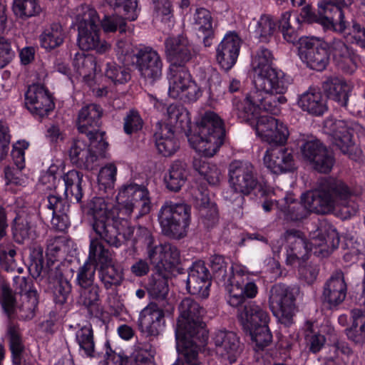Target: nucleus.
<instances>
[{
  "label": "nucleus",
  "mask_w": 365,
  "mask_h": 365,
  "mask_svg": "<svg viewBox=\"0 0 365 365\" xmlns=\"http://www.w3.org/2000/svg\"><path fill=\"white\" fill-rule=\"evenodd\" d=\"M224 120L215 112L205 110L200 120L192 125L187 135L191 147L204 157H212L223 145L225 138Z\"/></svg>",
  "instance_id": "7"
},
{
  "label": "nucleus",
  "mask_w": 365,
  "mask_h": 365,
  "mask_svg": "<svg viewBox=\"0 0 365 365\" xmlns=\"http://www.w3.org/2000/svg\"><path fill=\"white\" fill-rule=\"evenodd\" d=\"M344 22L345 23V28L342 31L337 29H324V31L348 34L351 36L352 43H355L357 46L365 49V27L358 23L356 20L352 19L351 22L346 21L344 16Z\"/></svg>",
  "instance_id": "50"
},
{
  "label": "nucleus",
  "mask_w": 365,
  "mask_h": 365,
  "mask_svg": "<svg viewBox=\"0 0 365 365\" xmlns=\"http://www.w3.org/2000/svg\"><path fill=\"white\" fill-rule=\"evenodd\" d=\"M187 175L185 164L179 160L173 162L168 173L164 176L167 189L173 192H178L185 183Z\"/></svg>",
  "instance_id": "47"
},
{
  "label": "nucleus",
  "mask_w": 365,
  "mask_h": 365,
  "mask_svg": "<svg viewBox=\"0 0 365 365\" xmlns=\"http://www.w3.org/2000/svg\"><path fill=\"white\" fill-rule=\"evenodd\" d=\"M322 88L327 99L336 102L340 107L347 106L351 88L343 78L329 76L323 82Z\"/></svg>",
  "instance_id": "38"
},
{
  "label": "nucleus",
  "mask_w": 365,
  "mask_h": 365,
  "mask_svg": "<svg viewBox=\"0 0 365 365\" xmlns=\"http://www.w3.org/2000/svg\"><path fill=\"white\" fill-rule=\"evenodd\" d=\"M179 312L175 330L177 351L189 365H198L199 350L208 340L202 320L205 309L198 301L185 297L179 305Z\"/></svg>",
  "instance_id": "3"
},
{
  "label": "nucleus",
  "mask_w": 365,
  "mask_h": 365,
  "mask_svg": "<svg viewBox=\"0 0 365 365\" xmlns=\"http://www.w3.org/2000/svg\"><path fill=\"white\" fill-rule=\"evenodd\" d=\"M273 59L272 51L264 46H260L252 61L254 76L262 75L263 71H268L269 69L274 68Z\"/></svg>",
  "instance_id": "53"
},
{
  "label": "nucleus",
  "mask_w": 365,
  "mask_h": 365,
  "mask_svg": "<svg viewBox=\"0 0 365 365\" xmlns=\"http://www.w3.org/2000/svg\"><path fill=\"white\" fill-rule=\"evenodd\" d=\"M353 195V190L344 181L331 177L324 178L318 190L307 191L302 195L300 202L288 206L284 213L285 219L301 222L312 212L318 215L331 213L336 202L348 203Z\"/></svg>",
  "instance_id": "4"
},
{
  "label": "nucleus",
  "mask_w": 365,
  "mask_h": 365,
  "mask_svg": "<svg viewBox=\"0 0 365 365\" xmlns=\"http://www.w3.org/2000/svg\"><path fill=\"white\" fill-rule=\"evenodd\" d=\"M331 52L337 68L342 72L352 74L356 71L357 66L352 51L341 39H333Z\"/></svg>",
  "instance_id": "39"
},
{
  "label": "nucleus",
  "mask_w": 365,
  "mask_h": 365,
  "mask_svg": "<svg viewBox=\"0 0 365 365\" xmlns=\"http://www.w3.org/2000/svg\"><path fill=\"white\" fill-rule=\"evenodd\" d=\"M95 236H90V244L88 257L85 262L96 269L105 267L113 262L112 254L110 250L106 247L102 241L108 244L92 229Z\"/></svg>",
  "instance_id": "40"
},
{
  "label": "nucleus",
  "mask_w": 365,
  "mask_h": 365,
  "mask_svg": "<svg viewBox=\"0 0 365 365\" xmlns=\"http://www.w3.org/2000/svg\"><path fill=\"white\" fill-rule=\"evenodd\" d=\"M229 177L231 186L224 192V197L239 208H242L245 195L266 197L269 193L265 183L259 180L253 165L250 162H232L229 167Z\"/></svg>",
  "instance_id": "6"
},
{
  "label": "nucleus",
  "mask_w": 365,
  "mask_h": 365,
  "mask_svg": "<svg viewBox=\"0 0 365 365\" xmlns=\"http://www.w3.org/2000/svg\"><path fill=\"white\" fill-rule=\"evenodd\" d=\"M304 161L319 173H329L335 163V158L331 151L319 140L315 139L304 142L300 147Z\"/></svg>",
  "instance_id": "17"
},
{
  "label": "nucleus",
  "mask_w": 365,
  "mask_h": 365,
  "mask_svg": "<svg viewBox=\"0 0 365 365\" xmlns=\"http://www.w3.org/2000/svg\"><path fill=\"white\" fill-rule=\"evenodd\" d=\"M317 232V234L310 241H307L303 232L299 230L291 229L286 231L287 264L300 265L301 263H304L311 255L324 258L338 248L340 237L333 225L327 223L321 224Z\"/></svg>",
  "instance_id": "5"
},
{
  "label": "nucleus",
  "mask_w": 365,
  "mask_h": 365,
  "mask_svg": "<svg viewBox=\"0 0 365 365\" xmlns=\"http://www.w3.org/2000/svg\"><path fill=\"white\" fill-rule=\"evenodd\" d=\"M98 272L99 278L106 289L120 285L123 279V272L113 264V262L101 267Z\"/></svg>",
  "instance_id": "56"
},
{
  "label": "nucleus",
  "mask_w": 365,
  "mask_h": 365,
  "mask_svg": "<svg viewBox=\"0 0 365 365\" xmlns=\"http://www.w3.org/2000/svg\"><path fill=\"white\" fill-rule=\"evenodd\" d=\"M168 123L165 125L170 126L178 133L187 135L192 133V122L190 113L182 105L172 103L166 108Z\"/></svg>",
  "instance_id": "36"
},
{
  "label": "nucleus",
  "mask_w": 365,
  "mask_h": 365,
  "mask_svg": "<svg viewBox=\"0 0 365 365\" xmlns=\"http://www.w3.org/2000/svg\"><path fill=\"white\" fill-rule=\"evenodd\" d=\"M331 43L314 36H302L299 39L298 55L310 69L322 71L329 64Z\"/></svg>",
  "instance_id": "13"
},
{
  "label": "nucleus",
  "mask_w": 365,
  "mask_h": 365,
  "mask_svg": "<svg viewBox=\"0 0 365 365\" xmlns=\"http://www.w3.org/2000/svg\"><path fill=\"white\" fill-rule=\"evenodd\" d=\"M105 76L115 85L125 83L131 77L129 68L115 62L106 63Z\"/></svg>",
  "instance_id": "60"
},
{
  "label": "nucleus",
  "mask_w": 365,
  "mask_h": 365,
  "mask_svg": "<svg viewBox=\"0 0 365 365\" xmlns=\"http://www.w3.org/2000/svg\"><path fill=\"white\" fill-rule=\"evenodd\" d=\"M299 107L309 115L322 116L327 111V97L320 90L309 89L298 97Z\"/></svg>",
  "instance_id": "37"
},
{
  "label": "nucleus",
  "mask_w": 365,
  "mask_h": 365,
  "mask_svg": "<svg viewBox=\"0 0 365 365\" xmlns=\"http://www.w3.org/2000/svg\"><path fill=\"white\" fill-rule=\"evenodd\" d=\"M351 319L352 323L351 327L346 329V335L355 344H364L365 342V314L361 309H353Z\"/></svg>",
  "instance_id": "48"
},
{
  "label": "nucleus",
  "mask_w": 365,
  "mask_h": 365,
  "mask_svg": "<svg viewBox=\"0 0 365 365\" xmlns=\"http://www.w3.org/2000/svg\"><path fill=\"white\" fill-rule=\"evenodd\" d=\"M26 108L35 118L42 119L54 109L53 97L48 89L41 84L29 86L24 93Z\"/></svg>",
  "instance_id": "22"
},
{
  "label": "nucleus",
  "mask_w": 365,
  "mask_h": 365,
  "mask_svg": "<svg viewBox=\"0 0 365 365\" xmlns=\"http://www.w3.org/2000/svg\"><path fill=\"white\" fill-rule=\"evenodd\" d=\"M11 232L14 240L21 245L31 240L34 230L29 219L17 214L11 224Z\"/></svg>",
  "instance_id": "49"
},
{
  "label": "nucleus",
  "mask_w": 365,
  "mask_h": 365,
  "mask_svg": "<svg viewBox=\"0 0 365 365\" xmlns=\"http://www.w3.org/2000/svg\"><path fill=\"white\" fill-rule=\"evenodd\" d=\"M96 270L98 269L84 262L83 264L78 268L75 280L76 284L79 289L86 288L94 284Z\"/></svg>",
  "instance_id": "64"
},
{
  "label": "nucleus",
  "mask_w": 365,
  "mask_h": 365,
  "mask_svg": "<svg viewBox=\"0 0 365 365\" xmlns=\"http://www.w3.org/2000/svg\"><path fill=\"white\" fill-rule=\"evenodd\" d=\"M264 163L274 174L293 172L296 170L294 150L285 144L274 145L267 148Z\"/></svg>",
  "instance_id": "23"
},
{
  "label": "nucleus",
  "mask_w": 365,
  "mask_h": 365,
  "mask_svg": "<svg viewBox=\"0 0 365 365\" xmlns=\"http://www.w3.org/2000/svg\"><path fill=\"white\" fill-rule=\"evenodd\" d=\"M242 41L236 31H228L216 48V60L223 70H231L237 61Z\"/></svg>",
  "instance_id": "26"
},
{
  "label": "nucleus",
  "mask_w": 365,
  "mask_h": 365,
  "mask_svg": "<svg viewBox=\"0 0 365 365\" xmlns=\"http://www.w3.org/2000/svg\"><path fill=\"white\" fill-rule=\"evenodd\" d=\"M73 66L76 72L86 82L92 79L98 71H101V66L97 58L91 54L77 53L73 61Z\"/></svg>",
  "instance_id": "44"
},
{
  "label": "nucleus",
  "mask_w": 365,
  "mask_h": 365,
  "mask_svg": "<svg viewBox=\"0 0 365 365\" xmlns=\"http://www.w3.org/2000/svg\"><path fill=\"white\" fill-rule=\"evenodd\" d=\"M230 287H227V303L233 307L244 304L238 311V320L243 331L249 336L251 345L255 351H263L272 342L273 336L269 327L270 320L269 313L259 305L252 302L246 303L248 299L256 297L258 287L253 282H247L245 285L235 283L230 279Z\"/></svg>",
  "instance_id": "2"
},
{
  "label": "nucleus",
  "mask_w": 365,
  "mask_h": 365,
  "mask_svg": "<svg viewBox=\"0 0 365 365\" xmlns=\"http://www.w3.org/2000/svg\"><path fill=\"white\" fill-rule=\"evenodd\" d=\"M144 125V121L140 112L135 109H130L123 118V131L125 134L131 135L140 131Z\"/></svg>",
  "instance_id": "61"
},
{
  "label": "nucleus",
  "mask_w": 365,
  "mask_h": 365,
  "mask_svg": "<svg viewBox=\"0 0 365 365\" xmlns=\"http://www.w3.org/2000/svg\"><path fill=\"white\" fill-rule=\"evenodd\" d=\"M193 19L197 38L202 41L205 47L211 46L215 37V32L210 11L205 8L197 9Z\"/></svg>",
  "instance_id": "35"
},
{
  "label": "nucleus",
  "mask_w": 365,
  "mask_h": 365,
  "mask_svg": "<svg viewBox=\"0 0 365 365\" xmlns=\"http://www.w3.org/2000/svg\"><path fill=\"white\" fill-rule=\"evenodd\" d=\"M277 26L278 22H276L271 16L262 15L255 27V36L261 42H268L274 35Z\"/></svg>",
  "instance_id": "57"
},
{
  "label": "nucleus",
  "mask_w": 365,
  "mask_h": 365,
  "mask_svg": "<svg viewBox=\"0 0 365 365\" xmlns=\"http://www.w3.org/2000/svg\"><path fill=\"white\" fill-rule=\"evenodd\" d=\"M140 76L153 83L161 78L163 61L158 53L150 46H140L133 53L131 61Z\"/></svg>",
  "instance_id": "20"
},
{
  "label": "nucleus",
  "mask_w": 365,
  "mask_h": 365,
  "mask_svg": "<svg viewBox=\"0 0 365 365\" xmlns=\"http://www.w3.org/2000/svg\"><path fill=\"white\" fill-rule=\"evenodd\" d=\"M163 305L150 303L140 314L138 327L147 336H157L165 326V309Z\"/></svg>",
  "instance_id": "27"
},
{
  "label": "nucleus",
  "mask_w": 365,
  "mask_h": 365,
  "mask_svg": "<svg viewBox=\"0 0 365 365\" xmlns=\"http://www.w3.org/2000/svg\"><path fill=\"white\" fill-rule=\"evenodd\" d=\"M262 90L251 91L246 98L241 101L235 103L236 110H246L264 115L263 113H269L272 115H278L281 111L280 106L286 103L287 99L283 96Z\"/></svg>",
  "instance_id": "14"
},
{
  "label": "nucleus",
  "mask_w": 365,
  "mask_h": 365,
  "mask_svg": "<svg viewBox=\"0 0 365 365\" xmlns=\"http://www.w3.org/2000/svg\"><path fill=\"white\" fill-rule=\"evenodd\" d=\"M213 341L222 357L230 364L235 363L243 350L240 337L234 331L219 330L215 332Z\"/></svg>",
  "instance_id": "30"
},
{
  "label": "nucleus",
  "mask_w": 365,
  "mask_h": 365,
  "mask_svg": "<svg viewBox=\"0 0 365 365\" xmlns=\"http://www.w3.org/2000/svg\"><path fill=\"white\" fill-rule=\"evenodd\" d=\"M154 13L157 19L171 29L175 24V16L173 4L170 0H153Z\"/></svg>",
  "instance_id": "54"
},
{
  "label": "nucleus",
  "mask_w": 365,
  "mask_h": 365,
  "mask_svg": "<svg viewBox=\"0 0 365 365\" xmlns=\"http://www.w3.org/2000/svg\"><path fill=\"white\" fill-rule=\"evenodd\" d=\"M164 44L168 60L172 66L185 65L196 55L194 46L182 34L168 36Z\"/></svg>",
  "instance_id": "25"
},
{
  "label": "nucleus",
  "mask_w": 365,
  "mask_h": 365,
  "mask_svg": "<svg viewBox=\"0 0 365 365\" xmlns=\"http://www.w3.org/2000/svg\"><path fill=\"white\" fill-rule=\"evenodd\" d=\"M66 38V32L59 22H53L45 26L38 36L41 48L46 52H52L61 46Z\"/></svg>",
  "instance_id": "41"
},
{
  "label": "nucleus",
  "mask_w": 365,
  "mask_h": 365,
  "mask_svg": "<svg viewBox=\"0 0 365 365\" xmlns=\"http://www.w3.org/2000/svg\"><path fill=\"white\" fill-rule=\"evenodd\" d=\"M125 17L123 18L116 14H104L102 19H99V26L105 33L119 31L120 34L127 31Z\"/></svg>",
  "instance_id": "59"
},
{
  "label": "nucleus",
  "mask_w": 365,
  "mask_h": 365,
  "mask_svg": "<svg viewBox=\"0 0 365 365\" xmlns=\"http://www.w3.org/2000/svg\"><path fill=\"white\" fill-rule=\"evenodd\" d=\"M200 83L202 91H207L210 98L217 97L222 93V78L217 71L205 73Z\"/></svg>",
  "instance_id": "62"
},
{
  "label": "nucleus",
  "mask_w": 365,
  "mask_h": 365,
  "mask_svg": "<svg viewBox=\"0 0 365 365\" xmlns=\"http://www.w3.org/2000/svg\"><path fill=\"white\" fill-rule=\"evenodd\" d=\"M158 220L164 235L182 239L190 224L191 207L185 203L165 202L159 210Z\"/></svg>",
  "instance_id": "11"
},
{
  "label": "nucleus",
  "mask_w": 365,
  "mask_h": 365,
  "mask_svg": "<svg viewBox=\"0 0 365 365\" xmlns=\"http://www.w3.org/2000/svg\"><path fill=\"white\" fill-rule=\"evenodd\" d=\"M212 275L204 261L193 262L188 272L187 288L192 294L209 295Z\"/></svg>",
  "instance_id": "31"
},
{
  "label": "nucleus",
  "mask_w": 365,
  "mask_h": 365,
  "mask_svg": "<svg viewBox=\"0 0 365 365\" xmlns=\"http://www.w3.org/2000/svg\"><path fill=\"white\" fill-rule=\"evenodd\" d=\"M55 280L51 287L52 300L55 309L65 314L69 308V300L71 298L72 285L59 269V264L55 265V271L52 272Z\"/></svg>",
  "instance_id": "32"
},
{
  "label": "nucleus",
  "mask_w": 365,
  "mask_h": 365,
  "mask_svg": "<svg viewBox=\"0 0 365 365\" xmlns=\"http://www.w3.org/2000/svg\"><path fill=\"white\" fill-rule=\"evenodd\" d=\"M262 75L254 76L253 83L257 90H262L275 94H284L292 83L289 76L277 68L263 71Z\"/></svg>",
  "instance_id": "28"
},
{
  "label": "nucleus",
  "mask_w": 365,
  "mask_h": 365,
  "mask_svg": "<svg viewBox=\"0 0 365 365\" xmlns=\"http://www.w3.org/2000/svg\"><path fill=\"white\" fill-rule=\"evenodd\" d=\"M59 240H56L50 243L47 247V264L44 267L43 250L41 247H34L30 252L28 259V271L33 278H38L42 272L47 273L50 277L52 276V272L55 269V265L59 264L61 269V262L56 259L61 252V246L58 245Z\"/></svg>",
  "instance_id": "21"
},
{
  "label": "nucleus",
  "mask_w": 365,
  "mask_h": 365,
  "mask_svg": "<svg viewBox=\"0 0 365 365\" xmlns=\"http://www.w3.org/2000/svg\"><path fill=\"white\" fill-rule=\"evenodd\" d=\"M176 133L170 126L162 125L160 131L155 133L156 148L163 156H172L179 149L180 142L176 136Z\"/></svg>",
  "instance_id": "42"
},
{
  "label": "nucleus",
  "mask_w": 365,
  "mask_h": 365,
  "mask_svg": "<svg viewBox=\"0 0 365 365\" xmlns=\"http://www.w3.org/2000/svg\"><path fill=\"white\" fill-rule=\"evenodd\" d=\"M13 11L20 19L26 20L38 16L42 9L39 0H14Z\"/></svg>",
  "instance_id": "51"
},
{
  "label": "nucleus",
  "mask_w": 365,
  "mask_h": 365,
  "mask_svg": "<svg viewBox=\"0 0 365 365\" xmlns=\"http://www.w3.org/2000/svg\"><path fill=\"white\" fill-rule=\"evenodd\" d=\"M75 25L78 29L77 43L82 51L95 50L98 53H105L108 46L101 41L99 16L97 11L88 5H83L78 9Z\"/></svg>",
  "instance_id": "10"
},
{
  "label": "nucleus",
  "mask_w": 365,
  "mask_h": 365,
  "mask_svg": "<svg viewBox=\"0 0 365 365\" xmlns=\"http://www.w3.org/2000/svg\"><path fill=\"white\" fill-rule=\"evenodd\" d=\"M359 125L351 120H336L332 124V143L344 154L351 153L355 146L354 133Z\"/></svg>",
  "instance_id": "29"
},
{
  "label": "nucleus",
  "mask_w": 365,
  "mask_h": 365,
  "mask_svg": "<svg viewBox=\"0 0 365 365\" xmlns=\"http://www.w3.org/2000/svg\"><path fill=\"white\" fill-rule=\"evenodd\" d=\"M102 109L91 103L83 107L78 115L77 126L79 133L86 135L88 139L106 140L104 131H101Z\"/></svg>",
  "instance_id": "24"
},
{
  "label": "nucleus",
  "mask_w": 365,
  "mask_h": 365,
  "mask_svg": "<svg viewBox=\"0 0 365 365\" xmlns=\"http://www.w3.org/2000/svg\"><path fill=\"white\" fill-rule=\"evenodd\" d=\"M116 201L117 205H113L103 197H94L83 211L96 233L109 246L118 248L126 238L128 217L138 219L148 214L151 200L146 185L129 181L119 188Z\"/></svg>",
  "instance_id": "1"
},
{
  "label": "nucleus",
  "mask_w": 365,
  "mask_h": 365,
  "mask_svg": "<svg viewBox=\"0 0 365 365\" xmlns=\"http://www.w3.org/2000/svg\"><path fill=\"white\" fill-rule=\"evenodd\" d=\"M115 11L123 12L125 18L133 21L138 19L140 9L137 0H105Z\"/></svg>",
  "instance_id": "58"
},
{
  "label": "nucleus",
  "mask_w": 365,
  "mask_h": 365,
  "mask_svg": "<svg viewBox=\"0 0 365 365\" xmlns=\"http://www.w3.org/2000/svg\"><path fill=\"white\" fill-rule=\"evenodd\" d=\"M38 278L16 276L14 283L21 295V303L17 304L15 315L21 320H31L36 315L38 305V294L34 285Z\"/></svg>",
  "instance_id": "19"
},
{
  "label": "nucleus",
  "mask_w": 365,
  "mask_h": 365,
  "mask_svg": "<svg viewBox=\"0 0 365 365\" xmlns=\"http://www.w3.org/2000/svg\"><path fill=\"white\" fill-rule=\"evenodd\" d=\"M209 266L212 270V278L217 283L225 282L227 279V262L223 256L215 255L209 259Z\"/></svg>",
  "instance_id": "63"
},
{
  "label": "nucleus",
  "mask_w": 365,
  "mask_h": 365,
  "mask_svg": "<svg viewBox=\"0 0 365 365\" xmlns=\"http://www.w3.org/2000/svg\"><path fill=\"white\" fill-rule=\"evenodd\" d=\"M155 239L149 230L139 227L133 239V245L135 249H146L148 259L150 263L160 264L162 259L173 258L175 263L180 250L176 246L170 244L154 245Z\"/></svg>",
  "instance_id": "18"
},
{
  "label": "nucleus",
  "mask_w": 365,
  "mask_h": 365,
  "mask_svg": "<svg viewBox=\"0 0 365 365\" xmlns=\"http://www.w3.org/2000/svg\"><path fill=\"white\" fill-rule=\"evenodd\" d=\"M83 173L77 170H71L65 173L62 178L65 185V195L68 198L73 197L76 203L82 204L84 190L86 185L83 180Z\"/></svg>",
  "instance_id": "43"
},
{
  "label": "nucleus",
  "mask_w": 365,
  "mask_h": 365,
  "mask_svg": "<svg viewBox=\"0 0 365 365\" xmlns=\"http://www.w3.org/2000/svg\"><path fill=\"white\" fill-rule=\"evenodd\" d=\"M175 261V263L170 264L173 262V258L166 257L162 259L159 264L150 263L153 266V273L148 277L145 285L146 290L152 298L161 300L158 304L165 306V304H168L166 312L169 314L173 313L174 307L172 304H168L165 299L169 292L170 275L178 270V267L180 264V254L178 255Z\"/></svg>",
  "instance_id": "12"
},
{
  "label": "nucleus",
  "mask_w": 365,
  "mask_h": 365,
  "mask_svg": "<svg viewBox=\"0 0 365 365\" xmlns=\"http://www.w3.org/2000/svg\"><path fill=\"white\" fill-rule=\"evenodd\" d=\"M173 67V73L169 79L168 94L173 98H178L192 78L185 65Z\"/></svg>",
  "instance_id": "46"
},
{
  "label": "nucleus",
  "mask_w": 365,
  "mask_h": 365,
  "mask_svg": "<svg viewBox=\"0 0 365 365\" xmlns=\"http://www.w3.org/2000/svg\"><path fill=\"white\" fill-rule=\"evenodd\" d=\"M76 341L79 346V352L87 358H101L102 353L96 351L93 330L91 324L82 327L76 332Z\"/></svg>",
  "instance_id": "45"
},
{
  "label": "nucleus",
  "mask_w": 365,
  "mask_h": 365,
  "mask_svg": "<svg viewBox=\"0 0 365 365\" xmlns=\"http://www.w3.org/2000/svg\"><path fill=\"white\" fill-rule=\"evenodd\" d=\"M296 297L293 289L282 284H274L269 291V306L279 322L286 327L293 324Z\"/></svg>",
  "instance_id": "15"
},
{
  "label": "nucleus",
  "mask_w": 365,
  "mask_h": 365,
  "mask_svg": "<svg viewBox=\"0 0 365 365\" xmlns=\"http://www.w3.org/2000/svg\"><path fill=\"white\" fill-rule=\"evenodd\" d=\"M353 0H322L318 2L317 11H314L309 5H305L301 10L300 16L308 24L317 23L323 29H337L345 28L344 9H348Z\"/></svg>",
  "instance_id": "9"
},
{
  "label": "nucleus",
  "mask_w": 365,
  "mask_h": 365,
  "mask_svg": "<svg viewBox=\"0 0 365 365\" xmlns=\"http://www.w3.org/2000/svg\"><path fill=\"white\" fill-rule=\"evenodd\" d=\"M117 167L114 163H108L102 167L98 175V185L100 190L110 193L114 188L116 180Z\"/></svg>",
  "instance_id": "55"
},
{
  "label": "nucleus",
  "mask_w": 365,
  "mask_h": 365,
  "mask_svg": "<svg viewBox=\"0 0 365 365\" xmlns=\"http://www.w3.org/2000/svg\"><path fill=\"white\" fill-rule=\"evenodd\" d=\"M192 166L210 185H216L220 182L219 170L215 165H210L205 159L194 158Z\"/></svg>",
  "instance_id": "52"
},
{
  "label": "nucleus",
  "mask_w": 365,
  "mask_h": 365,
  "mask_svg": "<svg viewBox=\"0 0 365 365\" xmlns=\"http://www.w3.org/2000/svg\"><path fill=\"white\" fill-rule=\"evenodd\" d=\"M347 286L343 275L331 276L324 284L322 293V302L328 307H336L346 298Z\"/></svg>",
  "instance_id": "34"
},
{
  "label": "nucleus",
  "mask_w": 365,
  "mask_h": 365,
  "mask_svg": "<svg viewBox=\"0 0 365 365\" xmlns=\"http://www.w3.org/2000/svg\"><path fill=\"white\" fill-rule=\"evenodd\" d=\"M0 303L8 318L5 336L11 351L12 364L21 365L25 346L19 324L13 320L18 302L16 294L7 284L1 287Z\"/></svg>",
  "instance_id": "8"
},
{
  "label": "nucleus",
  "mask_w": 365,
  "mask_h": 365,
  "mask_svg": "<svg viewBox=\"0 0 365 365\" xmlns=\"http://www.w3.org/2000/svg\"><path fill=\"white\" fill-rule=\"evenodd\" d=\"M108 147L106 140L88 139V143L81 139L75 140L69 150V157L77 167L88 170L98 158H104Z\"/></svg>",
  "instance_id": "16"
},
{
  "label": "nucleus",
  "mask_w": 365,
  "mask_h": 365,
  "mask_svg": "<svg viewBox=\"0 0 365 365\" xmlns=\"http://www.w3.org/2000/svg\"><path fill=\"white\" fill-rule=\"evenodd\" d=\"M238 118L243 122L250 125L262 140L265 138H270L272 135V129L276 126L277 119L274 117L264 114L246 110H237Z\"/></svg>",
  "instance_id": "33"
}]
</instances>
